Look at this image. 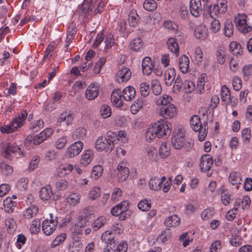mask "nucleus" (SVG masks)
I'll return each mask as SVG.
<instances>
[{
	"label": "nucleus",
	"mask_w": 252,
	"mask_h": 252,
	"mask_svg": "<svg viewBox=\"0 0 252 252\" xmlns=\"http://www.w3.org/2000/svg\"><path fill=\"white\" fill-rule=\"evenodd\" d=\"M100 189L97 187H94L89 191V199L93 200H95L100 196Z\"/></svg>",
	"instance_id": "3c124183"
},
{
	"label": "nucleus",
	"mask_w": 252,
	"mask_h": 252,
	"mask_svg": "<svg viewBox=\"0 0 252 252\" xmlns=\"http://www.w3.org/2000/svg\"><path fill=\"white\" fill-rule=\"evenodd\" d=\"M172 98L167 94H163L162 96L155 98L156 105L158 106H165L169 104H172Z\"/></svg>",
	"instance_id": "72a5a7b5"
},
{
	"label": "nucleus",
	"mask_w": 252,
	"mask_h": 252,
	"mask_svg": "<svg viewBox=\"0 0 252 252\" xmlns=\"http://www.w3.org/2000/svg\"><path fill=\"white\" fill-rule=\"evenodd\" d=\"M130 45L131 50L138 52L142 48L143 44L141 39L138 38L133 39L130 43Z\"/></svg>",
	"instance_id": "4d7b16f0"
},
{
	"label": "nucleus",
	"mask_w": 252,
	"mask_h": 252,
	"mask_svg": "<svg viewBox=\"0 0 252 252\" xmlns=\"http://www.w3.org/2000/svg\"><path fill=\"white\" fill-rule=\"evenodd\" d=\"M74 119V115L70 111H64L59 116L57 122L60 125L65 124L69 126L72 124Z\"/></svg>",
	"instance_id": "f3484780"
},
{
	"label": "nucleus",
	"mask_w": 252,
	"mask_h": 252,
	"mask_svg": "<svg viewBox=\"0 0 252 252\" xmlns=\"http://www.w3.org/2000/svg\"><path fill=\"white\" fill-rule=\"evenodd\" d=\"M151 89L153 93L156 95L161 93L162 88L159 82L157 79H154L152 81Z\"/></svg>",
	"instance_id": "8fccbe9b"
},
{
	"label": "nucleus",
	"mask_w": 252,
	"mask_h": 252,
	"mask_svg": "<svg viewBox=\"0 0 252 252\" xmlns=\"http://www.w3.org/2000/svg\"><path fill=\"white\" fill-rule=\"evenodd\" d=\"M203 59V52L200 47L195 48L194 52V60L196 64L200 65Z\"/></svg>",
	"instance_id": "c03bdc74"
},
{
	"label": "nucleus",
	"mask_w": 252,
	"mask_h": 252,
	"mask_svg": "<svg viewBox=\"0 0 252 252\" xmlns=\"http://www.w3.org/2000/svg\"><path fill=\"white\" fill-rule=\"evenodd\" d=\"M194 35L197 39H205L208 36L207 28L203 24L197 26L194 30Z\"/></svg>",
	"instance_id": "bb28decb"
},
{
	"label": "nucleus",
	"mask_w": 252,
	"mask_h": 252,
	"mask_svg": "<svg viewBox=\"0 0 252 252\" xmlns=\"http://www.w3.org/2000/svg\"><path fill=\"white\" fill-rule=\"evenodd\" d=\"M189 10L190 13L194 17H197L202 12L200 0H190Z\"/></svg>",
	"instance_id": "6ab92c4d"
},
{
	"label": "nucleus",
	"mask_w": 252,
	"mask_h": 252,
	"mask_svg": "<svg viewBox=\"0 0 252 252\" xmlns=\"http://www.w3.org/2000/svg\"><path fill=\"white\" fill-rule=\"evenodd\" d=\"M234 21L237 28L241 32L248 33L252 30V27L247 23V16L245 14H237Z\"/></svg>",
	"instance_id": "20e7f679"
},
{
	"label": "nucleus",
	"mask_w": 252,
	"mask_h": 252,
	"mask_svg": "<svg viewBox=\"0 0 252 252\" xmlns=\"http://www.w3.org/2000/svg\"><path fill=\"white\" fill-rule=\"evenodd\" d=\"M176 70L174 68L167 69L164 74V81L167 86H170L175 79Z\"/></svg>",
	"instance_id": "393cba45"
},
{
	"label": "nucleus",
	"mask_w": 252,
	"mask_h": 252,
	"mask_svg": "<svg viewBox=\"0 0 252 252\" xmlns=\"http://www.w3.org/2000/svg\"><path fill=\"white\" fill-rule=\"evenodd\" d=\"M171 124L163 119H160L156 123L149 125L146 132L147 141H153L156 137L167 138L172 132Z\"/></svg>",
	"instance_id": "f257e3e1"
},
{
	"label": "nucleus",
	"mask_w": 252,
	"mask_h": 252,
	"mask_svg": "<svg viewBox=\"0 0 252 252\" xmlns=\"http://www.w3.org/2000/svg\"><path fill=\"white\" fill-rule=\"evenodd\" d=\"M143 99L141 97H138L130 106V111L133 114H137L143 107Z\"/></svg>",
	"instance_id": "ea45409f"
},
{
	"label": "nucleus",
	"mask_w": 252,
	"mask_h": 252,
	"mask_svg": "<svg viewBox=\"0 0 252 252\" xmlns=\"http://www.w3.org/2000/svg\"><path fill=\"white\" fill-rule=\"evenodd\" d=\"M242 73L243 77L246 79H249L251 76H252V63L244 65L242 68Z\"/></svg>",
	"instance_id": "5fc2aeb1"
},
{
	"label": "nucleus",
	"mask_w": 252,
	"mask_h": 252,
	"mask_svg": "<svg viewBox=\"0 0 252 252\" xmlns=\"http://www.w3.org/2000/svg\"><path fill=\"white\" fill-rule=\"evenodd\" d=\"M66 237V235L65 233H63L60 234L52 241L51 245V248H55L62 244L65 240Z\"/></svg>",
	"instance_id": "864d4df0"
},
{
	"label": "nucleus",
	"mask_w": 252,
	"mask_h": 252,
	"mask_svg": "<svg viewBox=\"0 0 252 252\" xmlns=\"http://www.w3.org/2000/svg\"><path fill=\"white\" fill-rule=\"evenodd\" d=\"M86 134V129L83 127H80L76 129L72 136L74 140L82 139L85 137Z\"/></svg>",
	"instance_id": "e2e57ef3"
},
{
	"label": "nucleus",
	"mask_w": 252,
	"mask_h": 252,
	"mask_svg": "<svg viewBox=\"0 0 252 252\" xmlns=\"http://www.w3.org/2000/svg\"><path fill=\"white\" fill-rule=\"evenodd\" d=\"M146 157L152 161H157L158 158V151L153 146L148 148L146 150Z\"/></svg>",
	"instance_id": "a19ab883"
},
{
	"label": "nucleus",
	"mask_w": 252,
	"mask_h": 252,
	"mask_svg": "<svg viewBox=\"0 0 252 252\" xmlns=\"http://www.w3.org/2000/svg\"><path fill=\"white\" fill-rule=\"evenodd\" d=\"M85 223V221L83 220V217L79 216L77 222L74 225H72L71 227L73 239L78 238L79 236L82 234V227L84 226Z\"/></svg>",
	"instance_id": "dca6fc26"
},
{
	"label": "nucleus",
	"mask_w": 252,
	"mask_h": 252,
	"mask_svg": "<svg viewBox=\"0 0 252 252\" xmlns=\"http://www.w3.org/2000/svg\"><path fill=\"white\" fill-rule=\"evenodd\" d=\"M3 203L5 211L8 213L12 212L17 205L16 202L12 201L10 197H6L3 200Z\"/></svg>",
	"instance_id": "4c0bfd02"
},
{
	"label": "nucleus",
	"mask_w": 252,
	"mask_h": 252,
	"mask_svg": "<svg viewBox=\"0 0 252 252\" xmlns=\"http://www.w3.org/2000/svg\"><path fill=\"white\" fill-rule=\"evenodd\" d=\"M214 214V212L213 210L210 208H207L202 211L200 216L202 220H208L209 219L212 218Z\"/></svg>",
	"instance_id": "338daca9"
},
{
	"label": "nucleus",
	"mask_w": 252,
	"mask_h": 252,
	"mask_svg": "<svg viewBox=\"0 0 252 252\" xmlns=\"http://www.w3.org/2000/svg\"><path fill=\"white\" fill-rule=\"evenodd\" d=\"M53 130L51 128L44 129L38 134L35 135L32 138V136H28L25 140V144L29 142H32L34 145H39L50 137L53 133Z\"/></svg>",
	"instance_id": "39448f33"
},
{
	"label": "nucleus",
	"mask_w": 252,
	"mask_h": 252,
	"mask_svg": "<svg viewBox=\"0 0 252 252\" xmlns=\"http://www.w3.org/2000/svg\"><path fill=\"white\" fill-rule=\"evenodd\" d=\"M93 158V151L90 149L86 150L81 156L80 163L82 166L87 167L92 162Z\"/></svg>",
	"instance_id": "4be33fe9"
},
{
	"label": "nucleus",
	"mask_w": 252,
	"mask_h": 252,
	"mask_svg": "<svg viewBox=\"0 0 252 252\" xmlns=\"http://www.w3.org/2000/svg\"><path fill=\"white\" fill-rule=\"evenodd\" d=\"M81 199V195L79 193L72 192L67 198L68 203L73 206H75L79 203Z\"/></svg>",
	"instance_id": "49530a36"
},
{
	"label": "nucleus",
	"mask_w": 252,
	"mask_h": 252,
	"mask_svg": "<svg viewBox=\"0 0 252 252\" xmlns=\"http://www.w3.org/2000/svg\"><path fill=\"white\" fill-rule=\"evenodd\" d=\"M92 59L90 58V57L88 55V54L87 53H86V55L85 56V66H84L83 64H81L79 66L80 70L83 72H84V71H87L90 67H91L93 65V62L92 61Z\"/></svg>",
	"instance_id": "680f3d73"
},
{
	"label": "nucleus",
	"mask_w": 252,
	"mask_h": 252,
	"mask_svg": "<svg viewBox=\"0 0 252 252\" xmlns=\"http://www.w3.org/2000/svg\"><path fill=\"white\" fill-rule=\"evenodd\" d=\"M139 210L142 211H147L151 207V201L146 199L141 200L137 205Z\"/></svg>",
	"instance_id": "6e6d98bb"
},
{
	"label": "nucleus",
	"mask_w": 252,
	"mask_h": 252,
	"mask_svg": "<svg viewBox=\"0 0 252 252\" xmlns=\"http://www.w3.org/2000/svg\"><path fill=\"white\" fill-rule=\"evenodd\" d=\"M139 91L141 94L144 97H147L150 91V87L147 82H143L140 85Z\"/></svg>",
	"instance_id": "774afa93"
},
{
	"label": "nucleus",
	"mask_w": 252,
	"mask_h": 252,
	"mask_svg": "<svg viewBox=\"0 0 252 252\" xmlns=\"http://www.w3.org/2000/svg\"><path fill=\"white\" fill-rule=\"evenodd\" d=\"M216 56L218 62L222 64L225 63L226 57V52L223 47H219L216 53Z\"/></svg>",
	"instance_id": "79ce46f5"
},
{
	"label": "nucleus",
	"mask_w": 252,
	"mask_h": 252,
	"mask_svg": "<svg viewBox=\"0 0 252 252\" xmlns=\"http://www.w3.org/2000/svg\"><path fill=\"white\" fill-rule=\"evenodd\" d=\"M103 173V168L101 165H95L93 167L91 172V177L94 179H98Z\"/></svg>",
	"instance_id": "bf43d9fd"
},
{
	"label": "nucleus",
	"mask_w": 252,
	"mask_h": 252,
	"mask_svg": "<svg viewBox=\"0 0 252 252\" xmlns=\"http://www.w3.org/2000/svg\"><path fill=\"white\" fill-rule=\"evenodd\" d=\"M116 177L119 182L123 183L125 182L129 174V170L126 162L121 161L117 166Z\"/></svg>",
	"instance_id": "1a4fd4ad"
},
{
	"label": "nucleus",
	"mask_w": 252,
	"mask_h": 252,
	"mask_svg": "<svg viewBox=\"0 0 252 252\" xmlns=\"http://www.w3.org/2000/svg\"><path fill=\"white\" fill-rule=\"evenodd\" d=\"M83 147L84 144L82 141L75 142L66 149L65 157L68 158H72L77 156L82 151Z\"/></svg>",
	"instance_id": "9d476101"
},
{
	"label": "nucleus",
	"mask_w": 252,
	"mask_h": 252,
	"mask_svg": "<svg viewBox=\"0 0 252 252\" xmlns=\"http://www.w3.org/2000/svg\"><path fill=\"white\" fill-rule=\"evenodd\" d=\"M122 96L120 89L113 91L111 94V100L113 105L118 108H121L123 106L124 102L122 99Z\"/></svg>",
	"instance_id": "b1692460"
},
{
	"label": "nucleus",
	"mask_w": 252,
	"mask_h": 252,
	"mask_svg": "<svg viewBox=\"0 0 252 252\" xmlns=\"http://www.w3.org/2000/svg\"><path fill=\"white\" fill-rule=\"evenodd\" d=\"M100 86L97 82L90 84L87 88L85 95L87 99L93 100L97 97L99 94Z\"/></svg>",
	"instance_id": "ddd939ff"
},
{
	"label": "nucleus",
	"mask_w": 252,
	"mask_h": 252,
	"mask_svg": "<svg viewBox=\"0 0 252 252\" xmlns=\"http://www.w3.org/2000/svg\"><path fill=\"white\" fill-rule=\"evenodd\" d=\"M190 124L194 131L199 132L198 135L199 140L200 141H203L207 133V125H202L199 117L197 115H194L191 117L190 120Z\"/></svg>",
	"instance_id": "f03ea898"
},
{
	"label": "nucleus",
	"mask_w": 252,
	"mask_h": 252,
	"mask_svg": "<svg viewBox=\"0 0 252 252\" xmlns=\"http://www.w3.org/2000/svg\"><path fill=\"white\" fill-rule=\"evenodd\" d=\"M170 148L169 144L166 142L162 143L159 149V154L160 157L164 158L168 157L170 154Z\"/></svg>",
	"instance_id": "58836bf2"
},
{
	"label": "nucleus",
	"mask_w": 252,
	"mask_h": 252,
	"mask_svg": "<svg viewBox=\"0 0 252 252\" xmlns=\"http://www.w3.org/2000/svg\"><path fill=\"white\" fill-rule=\"evenodd\" d=\"M229 182L232 185H235L236 189H238L242 182L241 173L236 171L231 172L229 176Z\"/></svg>",
	"instance_id": "cd10ccee"
},
{
	"label": "nucleus",
	"mask_w": 252,
	"mask_h": 252,
	"mask_svg": "<svg viewBox=\"0 0 252 252\" xmlns=\"http://www.w3.org/2000/svg\"><path fill=\"white\" fill-rule=\"evenodd\" d=\"M166 44L168 49L174 54L175 57H178L179 55V47L176 39L173 37L168 38Z\"/></svg>",
	"instance_id": "7c9ffc66"
},
{
	"label": "nucleus",
	"mask_w": 252,
	"mask_h": 252,
	"mask_svg": "<svg viewBox=\"0 0 252 252\" xmlns=\"http://www.w3.org/2000/svg\"><path fill=\"white\" fill-rule=\"evenodd\" d=\"M128 23L130 26L136 27L139 24V16L135 10H131L128 15Z\"/></svg>",
	"instance_id": "e433bc0d"
},
{
	"label": "nucleus",
	"mask_w": 252,
	"mask_h": 252,
	"mask_svg": "<svg viewBox=\"0 0 252 252\" xmlns=\"http://www.w3.org/2000/svg\"><path fill=\"white\" fill-rule=\"evenodd\" d=\"M144 8L147 11H153L157 7V4L154 0H146L143 3Z\"/></svg>",
	"instance_id": "052dcab7"
},
{
	"label": "nucleus",
	"mask_w": 252,
	"mask_h": 252,
	"mask_svg": "<svg viewBox=\"0 0 252 252\" xmlns=\"http://www.w3.org/2000/svg\"><path fill=\"white\" fill-rule=\"evenodd\" d=\"M164 26L171 32H174L176 34V36L181 35L180 32L178 31L179 27L175 23L170 21H166L164 23Z\"/></svg>",
	"instance_id": "a18cd8bd"
},
{
	"label": "nucleus",
	"mask_w": 252,
	"mask_h": 252,
	"mask_svg": "<svg viewBox=\"0 0 252 252\" xmlns=\"http://www.w3.org/2000/svg\"><path fill=\"white\" fill-rule=\"evenodd\" d=\"M116 242L112 246L113 252H126L127 250V245L126 242H121L116 247Z\"/></svg>",
	"instance_id": "69168bd1"
},
{
	"label": "nucleus",
	"mask_w": 252,
	"mask_h": 252,
	"mask_svg": "<svg viewBox=\"0 0 252 252\" xmlns=\"http://www.w3.org/2000/svg\"><path fill=\"white\" fill-rule=\"evenodd\" d=\"M95 147L96 150L99 152L103 150L111 151L114 149V144H110L106 138L100 136L96 140Z\"/></svg>",
	"instance_id": "4468645a"
},
{
	"label": "nucleus",
	"mask_w": 252,
	"mask_h": 252,
	"mask_svg": "<svg viewBox=\"0 0 252 252\" xmlns=\"http://www.w3.org/2000/svg\"><path fill=\"white\" fill-rule=\"evenodd\" d=\"M131 73L128 67L122 66L120 68L116 74V81L118 83L126 82L130 79Z\"/></svg>",
	"instance_id": "2eb2a0df"
},
{
	"label": "nucleus",
	"mask_w": 252,
	"mask_h": 252,
	"mask_svg": "<svg viewBox=\"0 0 252 252\" xmlns=\"http://www.w3.org/2000/svg\"><path fill=\"white\" fill-rule=\"evenodd\" d=\"M213 163V158L209 155H204L200 159L199 166L203 172L209 170Z\"/></svg>",
	"instance_id": "a211bd4d"
},
{
	"label": "nucleus",
	"mask_w": 252,
	"mask_h": 252,
	"mask_svg": "<svg viewBox=\"0 0 252 252\" xmlns=\"http://www.w3.org/2000/svg\"><path fill=\"white\" fill-rule=\"evenodd\" d=\"M100 113L104 119L110 117L112 114L110 107L106 104L102 105L100 110Z\"/></svg>",
	"instance_id": "603ef678"
},
{
	"label": "nucleus",
	"mask_w": 252,
	"mask_h": 252,
	"mask_svg": "<svg viewBox=\"0 0 252 252\" xmlns=\"http://www.w3.org/2000/svg\"><path fill=\"white\" fill-rule=\"evenodd\" d=\"M44 126V122L43 120H38V121L33 122L31 123L30 128L33 132H37Z\"/></svg>",
	"instance_id": "13d9d810"
},
{
	"label": "nucleus",
	"mask_w": 252,
	"mask_h": 252,
	"mask_svg": "<svg viewBox=\"0 0 252 252\" xmlns=\"http://www.w3.org/2000/svg\"><path fill=\"white\" fill-rule=\"evenodd\" d=\"M142 68L144 74L146 75H150L153 70V64L151 59L150 57H145L142 63Z\"/></svg>",
	"instance_id": "2f4dec72"
},
{
	"label": "nucleus",
	"mask_w": 252,
	"mask_h": 252,
	"mask_svg": "<svg viewBox=\"0 0 252 252\" xmlns=\"http://www.w3.org/2000/svg\"><path fill=\"white\" fill-rule=\"evenodd\" d=\"M172 138V144L174 148L180 149L184 145L186 132L181 126H177L174 129Z\"/></svg>",
	"instance_id": "7ed1b4c3"
},
{
	"label": "nucleus",
	"mask_w": 252,
	"mask_h": 252,
	"mask_svg": "<svg viewBox=\"0 0 252 252\" xmlns=\"http://www.w3.org/2000/svg\"><path fill=\"white\" fill-rule=\"evenodd\" d=\"M11 154L19 158L23 155V153L16 143H8L4 148L3 156L5 158H9Z\"/></svg>",
	"instance_id": "9b49d317"
},
{
	"label": "nucleus",
	"mask_w": 252,
	"mask_h": 252,
	"mask_svg": "<svg viewBox=\"0 0 252 252\" xmlns=\"http://www.w3.org/2000/svg\"><path fill=\"white\" fill-rule=\"evenodd\" d=\"M105 222L106 218L104 216H101L94 221L92 227L96 231L102 227Z\"/></svg>",
	"instance_id": "0e129e2a"
},
{
	"label": "nucleus",
	"mask_w": 252,
	"mask_h": 252,
	"mask_svg": "<svg viewBox=\"0 0 252 252\" xmlns=\"http://www.w3.org/2000/svg\"><path fill=\"white\" fill-rule=\"evenodd\" d=\"M220 95L221 100L225 102V104H229L231 102L230 92L226 85H223L221 87Z\"/></svg>",
	"instance_id": "c9c22d12"
},
{
	"label": "nucleus",
	"mask_w": 252,
	"mask_h": 252,
	"mask_svg": "<svg viewBox=\"0 0 252 252\" xmlns=\"http://www.w3.org/2000/svg\"><path fill=\"white\" fill-rule=\"evenodd\" d=\"M136 91L134 87L128 86L125 88L123 91L122 96L123 99L126 101L132 100L135 98Z\"/></svg>",
	"instance_id": "c85d7f7f"
},
{
	"label": "nucleus",
	"mask_w": 252,
	"mask_h": 252,
	"mask_svg": "<svg viewBox=\"0 0 252 252\" xmlns=\"http://www.w3.org/2000/svg\"><path fill=\"white\" fill-rule=\"evenodd\" d=\"M177 113V109L173 104L162 106L159 109V115L165 119H172Z\"/></svg>",
	"instance_id": "f8f14e48"
},
{
	"label": "nucleus",
	"mask_w": 252,
	"mask_h": 252,
	"mask_svg": "<svg viewBox=\"0 0 252 252\" xmlns=\"http://www.w3.org/2000/svg\"><path fill=\"white\" fill-rule=\"evenodd\" d=\"M227 10L226 0H218L216 4L211 5L209 9L210 16L212 18L217 16L220 14H223Z\"/></svg>",
	"instance_id": "0eeeda50"
},
{
	"label": "nucleus",
	"mask_w": 252,
	"mask_h": 252,
	"mask_svg": "<svg viewBox=\"0 0 252 252\" xmlns=\"http://www.w3.org/2000/svg\"><path fill=\"white\" fill-rule=\"evenodd\" d=\"M229 50L233 55H236L240 54L242 52V48L241 45L236 41L230 42L229 46Z\"/></svg>",
	"instance_id": "de8ad7c7"
},
{
	"label": "nucleus",
	"mask_w": 252,
	"mask_h": 252,
	"mask_svg": "<svg viewBox=\"0 0 252 252\" xmlns=\"http://www.w3.org/2000/svg\"><path fill=\"white\" fill-rule=\"evenodd\" d=\"M39 208L37 205H32L23 212V216L25 219H30L35 217L37 214Z\"/></svg>",
	"instance_id": "473e14b6"
},
{
	"label": "nucleus",
	"mask_w": 252,
	"mask_h": 252,
	"mask_svg": "<svg viewBox=\"0 0 252 252\" xmlns=\"http://www.w3.org/2000/svg\"><path fill=\"white\" fill-rule=\"evenodd\" d=\"M251 199L248 196H244L242 198H237L234 206L238 209L239 207L243 210L248 209L250 206Z\"/></svg>",
	"instance_id": "a878e982"
},
{
	"label": "nucleus",
	"mask_w": 252,
	"mask_h": 252,
	"mask_svg": "<svg viewBox=\"0 0 252 252\" xmlns=\"http://www.w3.org/2000/svg\"><path fill=\"white\" fill-rule=\"evenodd\" d=\"M101 239L106 244L104 252H113L112 246L116 242L114 233L110 230L106 231L102 234Z\"/></svg>",
	"instance_id": "6e6552de"
},
{
	"label": "nucleus",
	"mask_w": 252,
	"mask_h": 252,
	"mask_svg": "<svg viewBox=\"0 0 252 252\" xmlns=\"http://www.w3.org/2000/svg\"><path fill=\"white\" fill-rule=\"evenodd\" d=\"M79 9L82 16L86 17L87 15L94 14V6L92 2L88 0H84Z\"/></svg>",
	"instance_id": "aec40b11"
},
{
	"label": "nucleus",
	"mask_w": 252,
	"mask_h": 252,
	"mask_svg": "<svg viewBox=\"0 0 252 252\" xmlns=\"http://www.w3.org/2000/svg\"><path fill=\"white\" fill-rule=\"evenodd\" d=\"M164 223L168 227H177L180 224V219L177 215H173L168 217Z\"/></svg>",
	"instance_id": "f704fd0d"
},
{
	"label": "nucleus",
	"mask_w": 252,
	"mask_h": 252,
	"mask_svg": "<svg viewBox=\"0 0 252 252\" xmlns=\"http://www.w3.org/2000/svg\"><path fill=\"white\" fill-rule=\"evenodd\" d=\"M53 194L52 189L49 185L41 188L39 191V197L43 201L50 199Z\"/></svg>",
	"instance_id": "c756f323"
},
{
	"label": "nucleus",
	"mask_w": 252,
	"mask_h": 252,
	"mask_svg": "<svg viewBox=\"0 0 252 252\" xmlns=\"http://www.w3.org/2000/svg\"><path fill=\"white\" fill-rule=\"evenodd\" d=\"M233 25L231 21L227 20L224 23V34L228 37H231L233 33Z\"/></svg>",
	"instance_id": "09e8293b"
},
{
	"label": "nucleus",
	"mask_w": 252,
	"mask_h": 252,
	"mask_svg": "<svg viewBox=\"0 0 252 252\" xmlns=\"http://www.w3.org/2000/svg\"><path fill=\"white\" fill-rule=\"evenodd\" d=\"M189 60L185 55L181 56L178 59V68L183 74L188 73L189 69Z\"/></svg>",
	"instance_id": "412c9836"
},
{
	"label": "nucleus",
	"mask_w": 252,
	"mask_h": 252,
	"mask_svg": "<svg viewBox=\"0 0 252 252\" xmlns=\"http://www.w3.org/2000/svg\"><path fill=\"white\" fill-rule=\"evenodd\" d=\"M27 112L25 110H22L18 116L13 119L11 122L12 125L15 126L16 130L24 126L27 117Z\"/></svg>",
	"instance_id": "5701e85b"
},
{
	"label": "nucleus",
	"mask_w": 252,
	"mask_h": 252,
	"mask_svg": "<svg viewBox=\"0 0 252 252\" xmlns=\"http://www.w3.org/2000/svg\"><path fill=\"white\" fill-rule=\"evenodd\" d=\"M149 184L150 189L152 190L158 191L161 188V181L160 178H152L149 181Z\"/></svg>",
	"instance_id": "37998d69"
},
{
	"label": "nucleus",
	"mask_w": 252,
	"mask_h": 252,
	"mask_svg": "<svg viewBox=\"0 0 252 252\" xmlns=\"http://www.w3.org/2000/svg\"><path fill=\"white\" fill-rule=\"evenodd\" d=\"M50 219L45 220L42 225V231L47 236L51 235L55 231L58 225L57 218L53 214H50Z\"/></svg>",
	"instance_id": "423d86ee"
}]
</instances>
